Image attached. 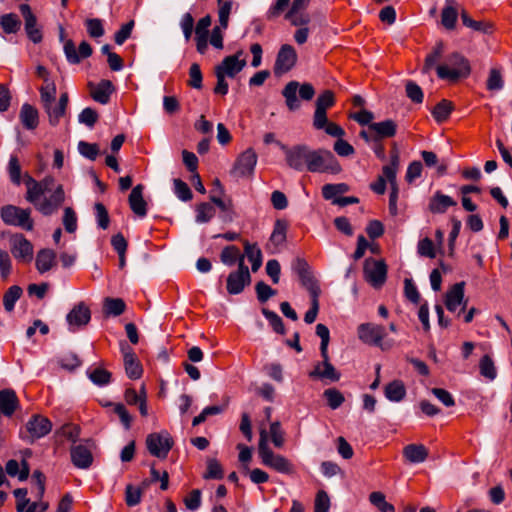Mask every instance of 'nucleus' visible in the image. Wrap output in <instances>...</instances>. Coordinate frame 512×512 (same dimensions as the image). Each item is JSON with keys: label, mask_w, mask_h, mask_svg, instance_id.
Segmentation results:
<instances>
[{"label": "nucleus", "mask_w": 512, "mask_h": 512, "mask_svg": "<svg viewBox=\"0 0 512 512\" xmlns=\"http://www.w3.org/2000/svg\"><path fill=\"white\" fill-rule=\"evenodd\" d=\"M258 454L263 465L272 468L279 473L289 474L293 470V466L287 458L282 455L275 454L270 449L265 429L260 431Z\"/></svg>", "instance_id": "obj_1"}, {"label": "nucleus", "mask_w": 512, "mask_h": 512, "mask_svg": "<svg viewBox=\"0 0 512 512\" xmlns=\"http://www.w3.org/2000/svg\"><path fill=\"white\" fill-rule=\"evenodd\" d=\"M436 71L440 79L456 81L470 74V65L464 56L459 53H452L447 57V63L437 66Z\"/></svg>", "instance_id": "obj_2"}, {"label": "nucleus", "mask_w": 512, "mask_h": 512, "mask_svg": "<svg viewBox=\"0 0 512 512\" xmlns=\"http://www.w3.org/2000/svg\"><path fill=\"white\" fill-rule=\"evenodd\" d=\"M307 170L312 173L337 174L341 171V166L331 151L326 149H311Z\"/></svg>", "instance_id": "obj_3"}, {"label": "nucleus", "mask_w": 512, "mask_h": 512, "mask_svg": "<svg viewBox=\"0 0 512 512\" xmlns=\"http://www.w3.org/2000/svg\"><path fill=\"white\" fill-rule=\"evenodd\" d=\"M358 338L365 344L385 351L393 346V341H384L387 333L384 326L375 323H362L357 328Z\"/></svg>", "instance_id": "obj_4"}, {"label": "nucleus", "mask_w": 512, "mask_h": 512, "mask_svg": "<svg viewBox=\"0 0 512 512\" xmlns=\"http://www.w3.org/2000/svg\"><path fill=\"white\" fill-rule=\"evenodd\" d=\"M0 217L6 225L20 227L26 231H31L34 227L30 209H23L15 205H5L0 210Z\"/></svg>", "instance_id": "obj_5"}, {"label": "nucleus", "mask_w": 512, "mask_h": 512, "mask_svg": "<svg viewBox=\"0 0 512 512\" xmlns=\"http://www.w3.org/2000/svg\"><path fill=\"white\" fill-rule=\"evenodd\" d=\"M299 89V96L304 101H310L315 95V89L310 83L299 85L297 81H290L282 90V95L285 98L286 105L290 111L298 110L301 106L297 98V90Z\"/></svg>", "instance_id": "obj_6"}, {"label": "nucleus", "mask_w": 512, "mask_h": 512, "mask_svg": "<svg viewBox=\"0 0 512 512\" xmlns=\"http://www.w3.org/2000/svg\"><path fill=\"white\" fill-rule=\"evenodd\" d=\"M292 269L298 275L301 285L309 292L311 297H319L321 290L307 261L296 258L292 262Z\"/></svg>", "instance_id": "obj_7"}, {"label": "nucleus", "mask_w": 512, "mask_h": 512, "mask_svg": "<svg viewBox=\"0 0 512 512\" xmlns=\"http://www.w3.org/2000/svg\"><path fill=\"white\" fill-rule=\"evenodd\" d=\"M281 149L285 154L286 163L290 168L300 172L308 169L311 153L309 146L302 144L289 148L286 145H281Z\"/></svg>", "instance_id": "obj_8"}, {"label": "nucleus", "mask_w": 512, "mask_h": 512, "mask_svg": "<svg viewBox=\"0 0 512 512\" xmlns=\"http://www.w3.org/2000/svg\"><path fill=\"white\" fill-rule=\"evenodd\" d=\"M174 441L167 431L151 433L146 438V446L152 456L165 459L172 449Z\"/></svg>", "instance_id": "obj_9"}, {"label": "nucleus", "mask_w": 512, "mask_h": 512, "mask_svg": "<svg viewBox=\"0 0 512 512\" xmlns=\"http://www.w3.org/2000/svg\"><path fill=\"white\" fill-rule=\"evenodd\" d=\"M52 430L51 421L40 414L32 415V417L28 420L25 425V435L22 434V438L29 441L34 442L37 439H40L47 434H49Z\"/></svg>", "instance_id": "obj_10"}, {"label": "nucleus", "mask_w": 512, "mask_h": 512, "mask_svg": "<svg viewBox=\"0 0 512 512\" xmlns=\"http://www.w3.org/2000/svg\"><path fill=\"white\" fill-rule=\"evenodd\" d=\"M335 94L331 90L323 91L316 99L313 127L321 130L327 124V110L335 105Z\"/></svg>", "instance_id": "obj_11"}, {"label": "nucleus", "mask_w": 512, "mask_h": 512, "mask_svg": "<svg viewBox=\"0 0 512 512\" xmlns=\"http://www.w3.org/2000/svg\"><path fill=\"white\" fill-rule=\"evenodd\" d=\"M365 280L374 288H380L386 281L387 266L382 260L368 258L363 268Z\"/></svg>", "instance_id": "obj_12"}, {"label": "nucleus", "mask_w": 512, "mask_h": 512, "mask_svg": "<svg viewBox=\"0 0 512 512\" xmlns=\"http://www.w3.org/2000/svg\"><path fill=\"white\" fill-rule=\"evenodd\" d=\"M25 184L27 186L26 200L36 207L41 201V196L52 191L55 181L52 177L36 181L31 176H27Z\"/></svg>", "instance_id": "obj_13"}, {"label": "nucleus", "mask_w": 512, "mask_h": 512, "mask_svg": "<svg viewBox=\"0 0 512 512\" xmlns=\"http://www.w3.org/2000/svg\"><path fill=\"white\" fill-rule=\"evenodd\" d=\"M250 282L251 275L242 258L239 262L238 270L231 272L227 277V292L231 295L240 294Z\"/></svg>", "instance_id": "obj_14"}, {"label": "nucleus", "mask_w": 512, "mask_h": 512, "mask_svg": "<svg viewBox=\"0 0 512 512\" xmlns=\"http://www.w3.org/2000/svg\"><path fill=\"white\" fill-rule=\"evenodd\" d=\"M10 250L19 262L30 263L33 259V245L23 234H16L11 238Z\"/></svg>", "instance_id": "obj_15"}, {"label": "nucleus", "mask_w": 512, "mask_h": 512, "mask_svg": "<svg viewBox=\"0 0 512 512\" xmlns=\"http://www.w3.org/2000/svg\"><path fill=\"white\" fill-rule=\"evenodd\" d=\"M51 192L52 193L49 197H44L35 207L45 216L55 213L65 200V193L62 185H57Z\"/></svg>", "instance_id": "obj_16"}, {"label": "nucleus", "mask_w": 512, "mask_h": 512, "mask_svg": "<svg viewBox=\"0 0 512 512\" xmlns=\"http://www.w3.org/2000/svg\"><path fill=\"white\" fill-rule=\"evenodd\" d=\"M297 61V53L293 46L284 44L281 46L274 65V73L281 75L291 70Z\"/></svg>", "instance_id": "obj_17"}, {"label": "nucleus", "mask_w": 512, "mask_h": 512, "mask_svg": "<svg viewBox=\"0 0 512 512\" xmlns=\"http://www.w3.org/2000/svg\"><path fill=\"white\" fill-rule=\"evenodd\" d=\"M124 368L128 378L136 380L143 374V368L133 349L127 343H121Z\"/></svg>", "instance_id": "obj_18"}, {"label": "nucleus", "mask_w": 512, "mask_h": 512, "mask_svg": "<svg viewBox=\"0 0 512 512\" xmlns=\"http://www.w3.org/2000/svg\"><path fill=\"white\" fill-rule=\"evenodd\" d=\"M91 319V312L88 306L83 302L75 305L73 309L67 314L66 320L69 324L70 331L74 332L78 328L86 326Z\"/></svg>", "instance_id": "obj_19"}, {"label": "nucleus", "mask_w": 512, "mask_h": 512, "mask_svg": "<svg viewBox=\"0 0 512 512\" xmlns=\"http://www.w3.org/2000/svg\"><path fill=\"white\" fill-rule=\"evenodd\" d=\"M242 54V51H238L234 55L225 57L222 62L215 67V71L221 72V74L227 77L234 78L246 66V61L239 59Z\"/></svg>", "instance_id": "obj_20"}, {"label": "nucleus", "mask_w": 512, "mask_h": 512, "mask_svg": "<svg viewBox=\"0 0 512 512\" xmlns=\"http://www.w3.org/2000/svg\"><path fill=\"white\" fill-rule=\"evenodd\" d=\"M323 361L315 365L314 369L309 373L311 378H318L321 380H329L331 382L339 381L341 374L330 363L328 352L326 356H322Z\"/></svg>", "instance_id": "obj_21"}, {"label": "nucleus", "mask_w": 512, "mask_h": 512, "mask_svg": "<svg viewBox=\"0 0 512 512\" xmlns=\"http://www.w3.org/2000/svg\"><path fill=\"white\" fill-rule=\"evenodd\" d=\"M256 163L257 155L253 149L249 148L237 158L234 172L240 177L250 176L254 172Z\"/></svg>", "instance_id": "obj_22"}, {"label": "nucleus", "mask_w": 512, "mask_h": 512, "mask_svg": "<svg viewBox=\"0 0 512 512\" xmlns=\"http://www.w3.org/2000/svg\"><path fill=\"white\" fill-rule=\"evenodd\" d=\"M19 9L25 21V31L28 38L33 43L41 42L42 33L40 29L37 28V19L31 10V7L28 4H21Z\"/></svg>", "instance_id": "obj_23"}, {"label": "nucleus", "mask_w": 512, "mask_h": 512, "mask_svg": "<svg viewBox=\"0 0 512 512\" xmlns=\"http://www.w3.org/2000/svg\"><path fill=\"white\" fill-rule=\"evenodd\" d=\"M64 52L69 63L78 64L82 59L90 57L93 50L87 41H82L77 52L74 42L67 40L64 44Z\"/></svg>", "instance_id": "obj_24"}, {"label": "nucleus", "mask_w": 512, "mask_h": 512, "mask_svg": "<svg viewBox=\"0 0 512 512\" xmlns=\"http://www.w3.org/2000/svg\"><path fill=\"white\" fill-rule=\"evenodd\" d=\"M70 457L73 465L78 469H88L93 463L91 450L83 445H73L70 448Z\"/></svg>", "instance_id": "obj_25"}, {"label": "nucleus", "mask_w": 512, "mask_h": 512, "mask_svg": "<svg viewBox=\"0 0 512 512\" xmlns=\"http://www.w3.org/2000/svg\"><path fill=\"white\" fill-rule=\"evenodd\" d=\"M464 282L454 284L446 293L445 305L450 312H455L463 304L465 308L467 301H464Z\"/></svg>", "instance_id": "obj_26"}, {"label": "nucleus", "mask_w": 512, "mask_h": 512, "mask_svg": "<svg viewBox=\"0 0 512 512\" xmlns=\"http://www.w3.org/2000/svg\"><path fill=\"white\" fill-rule=\"evenodd\" d=\"M91 97L100 104H107L114 92V85L110 80L103 79L98 84H89Z\"/></svg>", "instance_id": "obj_27"}, {"label": "nucleus", "mask_w": 512, "mask_h": 512, "mask_svg": "<svg viewBox=\"0 0 512 512\" xmlns=\"http://www.w3.org/2000/svg\"><path fill=\"white\" fill-rule=\"evenodd\" d=\"M142 184L136 185L132 190L128 198L130 209L138 217H145L147 215V202L143 198Z\"/></svg>", "instance_id": "obj_28"}, {"label": "nucleus", "mask_w": 512, "mask_h": 512, "mask_svg": "<svg viewBox=\"0 0 512 512\" xmlns=\"http://www.w3.org/2000/svg\"><path fill=\"white\" fill-rule=\"evenodd\" d=\"M457 202L450 196L436 191L431 197L428 209L433 214H443L449 207L455 206Z\"/></svg>", "instance_id": "obj_29"}, {"label": "nucleus", "mask_w": 512, "mask_h": 512, "mask_svg": "<svg viewBox=\"0 0 512 512\" xmlns=\"http://www.w3.org/2000/svg\"><path fill=\"white\" fill-rule=\"evenodd\" d=\"M371 130L374 132L376 141L379 142L382 139L394 137L397 132V124L392 119H386L384 121L371 123Z\"/></svg>", "instance_id": "obj_30"}, {"label": "nucleus", "mask_w": 512, "mask_h": 512, "mask_svg": "<svg viewBox=\"0 0 512 512\" xmlns=\"http://www.w3.org/2000/svg\"><path fill=\"white\" fill-rule=\"evenodd\" d=\"M19 118L22 125L27 130H34L39 124V114L37 109L28 104L24 103L20 109Z\"/></svg>", "instance_id": "obj_31"}, {"label": "nucleus", "mask_w": 512, "mask_h": 512, "mask_svg": "<svg viewBox=\"0 0 512 512\" xmlns=\"http://www.w3.org/2000/svg\"><path fill=\"white\" fill-rule=\"evenodd\" d=\"M18 406V398L16 393L11 389L0 391V411L10 417Z\"/></svg>", "instance_id": "obj_32"}, {"label": "nucleus", "mask_w": 512, "mask_h": 512, "mask_svg": "<svg viewBox=\"0 0 512 512\" xmlns=\"http://www.w3.org/2000/svg\"><path fill=\"white\" fill-rule=\"evenodd\" d=\"M457 18L456 0H445V6L441 12V24L446 29L452 30L456 26Z\"/></svg>", "instance_id": "obj_33"}, {"label": "nucleus", "mask_w": 512, "mask_h": 512, "mask_svg": "<svg viewBox=\"0 0 512 512\" xmlns=\"http://www.w3.org/2000/svg\"><path fill=\"white\" fill-rule=\"evenodd\" d=\"M56 264V253L51 249H41L36 256V269L43 274Z\"/></svg>", "instance_id": "obj_34"}, {"label": "nucleus", "mask_w": 512, "mask_h": 512, "mask_svg": "<svg viewBox=\"0 0 512 512\" xmlns=\"http://www.w3.org/2000/svg\"><path fill=\"white\" fill-rule=\"evenodd\" d=\"M403 455L411 463H422L428 457V450L421 444H409L404 447Z\"/></svg>", "instance_id": "obj_35"}, {"label": "nucleus", "mask_w": 512, "mask_h": 512, "mask_svg": "<svg viewBox=\"0 0 512 512\" xmlns=\"http://www.w3.org/2000/svg\"><path fill=\"white\" fill-rule=\"evenodd\" d=\"M384 393L388 400L400 402L406 396V388L402 381L394 380L385 386Z\"/></svg>", "instance_id": "obj_36"}, {"label": "nucleus", "mask_w": 512, "mask_h": 512, "mask_svg": "<svg viewBox=\"0 0 512 512\" xmlns=\"http://www.w3.org/2000/svg\"><path fill=\"white\" fill-rule=\"evenodd\" d=\"M244 258L247 257L251 262L252 271L256 272L262 265V252L257 244H250L248 241L244 242Z\"/></svg>", "instance_id": "obj_37"}, {"label": "nucleus", "mask_w": 512, "mask_h": 512, "mask_svg": "<svg viewBox=\"0 0 512 512\" xmlns=\"http://www.w3.org/2000/svg\"><path fill=\"white\" fill-rule=\"evenodd\" d=\"M242 258L244 259V255L235 245L226 246L220 254L221 262L227 266H233L236 263L239 265Z\"/></svg>", "instance_id": "obj_38"}, {"label": "nucleus", "mask_w": 512, "mask_h": 512, "mask_svg": "<svg viewBox=\"0 0 512 512\" xmlns=\"http://www.w3.org/2000/svg\"><path fill=\"white\" fill-rule=\"evenodd\" d=\"M288 223L286 220L277 219L274 224L273 232L270 236V243L278 247L286 241Z\"/></svg>", "instance_id": "obj_39"}, {"label": "nucleus", "mask_w": 512, "mask_h": 512, "mask_svg": "<svg viewBox=\"0 0 512 512\" xmlns=\"http://www.w3.org/2000/svg\"><path fill=\"white\" fill-rule=\"evenodd\" d=\"M126 304L121 298L107 297L103 303V311L107 316H119L124 313Z\"/></svg>", "instance_id": "obj_40"}, {"label": "nucleus", "mask_w": 512, "mask_h": 512, "mask_svg": "<svg viewBox=\"0 0 512 512\" xmlns=\"http://www.w3.org/2000/svg\"><path fill=\"white\" fill-rule=\"evenodd\" d=\"M453 110L451 101L443 99L432 110V115L438 123L446 121Z\"/></svg>", "instance_id": "obj_41"}, {"label": "nucleus", "mask_w": 512, "mask_h": 512, "mask_svg": "<svg viewBox=\"0 0 512 512\" xmlns=\"http://www.w3.org/2000/svg\"><path fill=\"white\" fill-rule=\"evenodd\" d=\"M0 25L7 34H13L20 30L21 21L14 13L4 14L0 18Z\"/></svg>", "instance_id": "obj_42"}, {"label": "nucleus", "mask_w": 512, "mask_h": 512, "mask_svg": "<svg viewBox=\"0 0 512 512\" xmlns=\"http://www.w3.org/2000/svg\"><path fill=\"white\" fill-rule=\"evenodd\" d=\"M6 472L9 476L15 477L18 475L19 480H26L29 476V466L26 461L22 462V469H19V463L11 459L6 463Z\"/></svg>", "instance_id": "obj_43"}, {"label": "nucleus", "mask_w": 512, "mask_h": 512, "mask_svg": "<svg viewBox=\"0 0 512 512\" xmlns=\"http://www.w3.org/2000/svg\"><path fill=\"white\" fill-rule=\"evenodd\" d=\"M23 291L20 286L13 285L8 288L3 296V305L6 311L10 312L14 309L15 303L21 297Z\"/></svg>", "instance_id": "obj_44"}, {"label": "nucleus", "mask_w": 512, "mask_h": 512, "mask_svg": "<svg viewBox=\"0 0 512 512\" xmlns=\"http://www.w3.org/2000/svg\"><path fill=\"white\" fill-rule=\"evenodd\" d=\"M40 98L44 105L55 102L56 97V85L49 78H45V83L40 88Z\"/></svg>", "instance_id": "obj_45"}, {"label": "nucleus", "mask_w": 512, "mask_h": 512, "mask_svg": "<svg viewBox=\"0 0 512 512\" xmlns=\"http://www.w3.org/2000/svg\"><path fill=\"white\" fill-rule=\"evenodd\" d=\"M215 208L210 203H200L196 207V222L207 223L215 216Z\"/></svg>", "instance_id": "obj_46"}, {"label": "nucleus", "mask_w": 512, "mask_h": 512, "mask_svg": "<svg viewBox=\"0 0 512 512\" xmlns=\"http://www.w3.org/2000/svg\"><path fill=\"white\" fill-rule=\"evenodd\" d=\"M369 501L381 512H395L394 506L386 501L382 492H372L369 495Z\"/></svg>", "instance_id": "obj_47"}, {"label": "nucleus", "mask_w": 512, "mask_h": 512, "mask_svg": "<svg viewBox=\"0 0 512 512\" xmlns=\"http://www.w3.org/2000/svg\"><path fill=\"white\" fill-rule=\"evenodd\" d=\"M89 379L98 386H105L111 382V373L103 368H95L92 371H88Z\"/></svg>", "instance_id": "obj_48"}, {"label": "nucleus", "mask_w": 512, "mask_h": 512, "mask_svg": "<svg viewBox=\"0 0 512 512\" xmlns=\"http://www.w3.org/2000/svg\"><path fill=\"white\" fill-rule=\"evenodd\" d=\"M262 314L269 321L271 327L276 333L281 335H284L286 333L284 323L277 313L269 309L263 308Z\"/></svg>", "instance_id": "obj_49"}, {"label": "nucleus", "mask_w": 512, "mask_h": 512, "mask_svg": "<svg viewBox=\"0 0 512 512\" xmlns=\"http://www.w3.org/2000/svg\"><path fill=\"white\" fill-rule=\"evenodd\" d=\"M323 396L327 400L328 406L333 410L339 408L345 401L343 394L336 388L326 389Z\"/></svg>", "instance_id": "obj_50"}, {"label": "nucleus", "mask_w": 512, "mask_h": 512, "mask_svg": "<svg viewBox=\"0 0 512 512\" xmlns=\"http://www.w3.org/2000/svg\"><path fill=\"white\" fill-rule=\"evenodd\" d=\"M480 374L488 380H494L496 378V368L494 362L489 355H484L479 363Z\"/></svg>", "instance_id": "obj_51"}, {"label": "nucleus", "mask_w": 512, "mask_h": 512, "mask_svg": "<svg viewBox=\"0 0 512 512\" xmlns=\"http://www.w3.org/2000/svg\"><path fill=\"white\" fill-rule=\"evenodd\" d=\"M461 20L464 26L471 28L474 31H481L484 33H489L491 31V26L489 24L473 20L464 10L461 12Z\"/></svg>", "instance_id": "obj_52"}, {"label": "nucleus", "mask_w": 512, "mask_h": 512, "mask_svg": "<svg viewBox=\"0 0 512 512\" xmlns=\"http://www.w3.org/2000/svg\"><path fill=\"white\" fill-rule=\"evenodd\" d=\"M349 190L345 183L339 184H326L322 187V195L326 200H331L337 195L344 194Z\"/></svg>", "instance_id": "obj_53"}, {"label": "nucleus", "mask_w": 512, "mask_h": 512, "mask_svg": "<svg viewBox=\"0 0 512 512\" xmlns=\"http://www.w3.org/2000/svg\"><path fill=\"white\" fill-rule=\"evenodd\" d=\"M49 117V123L52 126L58 125L60 119L64 116L66 110L54 102L48 103L43 106Z\"/></svg>", "instance_id": "obj_54"}, {"label": "nucleus", "mask_w": 512, "mask_h": 512, "mask_svg": "<svg viewBox=\"0 0 512 512\" xmlns=\"http://www.w3.org/2000/svg\"><path fill=\"white\" fill-rule=\"evenodd\" d=\"M143 490L128 484L125 489V502L127 506L134 507L141 502Z\"/></svg>", "instance_id": "obj_55"}, {"label": "nucleus", "mask_w": 512, "mask_h": 512, "mask_svg": "<svg viewBox=\"0 0 512 512\" xmlns=\"http://www.w3.org/2000/svg\"><path fill=\"white\" fill-rule=\"evenodd\" d=\"M405 91L407 97L416 104H421L424 99V94L421 89V87L413 82V81H407L405 85Z\"/></svg>", "instance_id": "obj_56"}, {"label": "nucleus", "mask_w": 512, "mask_h": 512, "mask_svg": "<svg viewBox=\"0 0 512 512\" xmlns=\"http://www.w3.org/2000/svg\"><path fill=\"white\" fill-rule=\"evenodd\" d=\"M270 436L271 441L277 448H282L285 443L284 431L281 428V423L279 421L272 422L270 424Z\"/></svg>", "instance_id": "obj_57"}, {"label": "nucleus", "mask_w": 512, "mask_h": 512, "mask_svg": "<svg viewBox=\"0 0 512 512\" xmlns=\"http://www.w3.org/2000/svg\"><path fill=\"white\" fill-rule=\"evenodd\" d=\"M110 406L113 407L114 413L119 417L122 425L126 430L131 428L132 416L129 414L128 410L122 403H110Z\"/></svg>", "instance_id": "obj_58"}, {"label": "nucleus", "mask_w": 512, "mask_h": 512, "mask_svg": "<svg viewBox=\"0 0 512 512\" xmlns=\"http://www.w3.org/2000/svg\"><path fill=\"white\" fill-rule=\"evenodd\" d=\"M78 150L82 156L92 161L97 158L100 152L98 144L85 141L79 142Z\"/></svg>", "instance_id": "obj_59"}, {"label": "nucleus", "mask_w": 512, "mask_h": 512, "mask_svg": "<svg viewBox=\"0 0 512 512\" xmlns=\"http://www.w3.org/2000/svg\"><path fill=\"white\" fill-rule=\"evenodd\" d=\"M224 476L223 469L216 459L207 460V470L203 477L205 479H222Z\"/></svg>", "instance_id": "obj_60"}, {"label": "nucleus", "mask_w": 512, "mask_h": 512, "mask_svg": "<svg viewBox=\"0 0 512 512\" xmlns=\"http://www.w3.org/2000/svg\"><path fill=\"white\" fill-rule=\"evenodd\" d=\"M203 75L199 64L193 63L189 68L188 85L194 89L202 88Z\"/></svg>", "instance_id": "obj_61"}, {"label": "nucleus", "mask_w": 512, "mask_h": 512, "mask_svg": "<svg viewBox=\"0 0 512 512\" xmlns=\"http://www.w3.org/2000/svg\"><path fill=\"white\" fill-rule=\"evenodd\" d=\"M173 183H174V192L180 200L186 202V201H189L192 199V197H193L192 191L189 188V186L187 185V183H185L181 179H174Z\"/></svg>", "instance_id": "obj_62"}, {"label": "nucleus", "mask_w": 512, "mask_h": 512, "mask_svg": "<svg viewBox=\"0 0 512 512\" xmlns=\"http://www.w3.org/2000/svg\"><path fill=\"white\" fill-rule=\"evenodd\" d=\"M87 32L92 38H99L104 35L103 23L98 18L87 19L85 22Z\"/></svg>", "instance_id": "obj_63"}, {"label": "nucleus", "mask_w": 512, "mask_h": 512, "mask_svg": "<svg viewBox=\"0 0 512 512\" xmlns=\"http://www.w3.org/2000/svg\"><path fill=\"white\" fill-rule=\"evenodd\" d=\"M98 119L99 115L97 111L90 107L83 109L78 116L79 122L88 126L89 128L94 127Z\"/></svg>", "instance_id": "obj_64"}]
</instances>
